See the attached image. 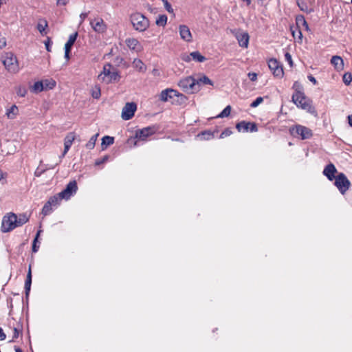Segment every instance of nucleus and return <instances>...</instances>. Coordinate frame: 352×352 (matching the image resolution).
<instances>
[{
    "label": "nucleus",
    "mask_w": 352,
    "mask_h": 352,
    "mask_svg": "<svg viewBox=\"0 0 352 352\" xmlns=\"http://www.w3.org/2000/svg\"><path fill=\"white\" fill-rule=\"evenodd\" d=\"M334 179L335 186L338 188L339 191L344 195L349 190L351 182L343 173H338Z\"/></svg>",
    "instance_id": "7"
},
{
    "label": "nucleus",
    "mask_w": 352,
    "mask_h": 352,
    "mask_svg": "<svg viewBox=\"0 0 352 352\" xmlns=\"http://www.w3.org/2000/svg\"><path fill=\"white\" fill-rule=\"evenodd\" d=\"M98 136V133H96L89 139V142L85 145L87 149L91 150L94 148Z\"/></svg>",
    "instance_id": "34"
},
{
    "label": "nucleus",
    "mask_w": 352,
    "mask_h": 352,
    "mask_svg": "<svg viewBox=\"0 0 352 352\" xmlns=\"http://www.w3.org/2000/svg\"><path fill=\"white\" fill-rule=\"evenodd\" d=\"M114 142V138L109 135H105L102 138V149L104 150L107 146L113 144Z\"/></svg>",
    "instance_id": "26"
},
{
    "label": "nucleus",
    "mask_w": 352,
    "mask_h": 352,
    "mask_svg": "<svg viewBox=\"0 0 352 352\" xmlns=\"http://www.w3.org/2000/svg\"><path fill=\"white\" fill-rule=\"evenodd\" d=\"M18 113V107L13 104L9 109L7 110L6 115L8 118L13 119Z\"/></svg>",
    "instance_id": "33"
},
{
    "label": "nucleus",
    "mask_w": 352,
    "mask_h": 352,
    "mask_svg": "<svg viewBox=\"0 0 352 352\" xmlns=\"http://www.w3.org/2000/svg\"><path fill=\"white\" fill-rule=\"evenodd\" d=\"M199 137L204 140H210L213 137V133L210 131H205L198 135Z\"/></svg>",
    "instance_id": "44"
},
{
    "label": "nucleus",
    "mask_w": 352,
    "mask_h": 352,
    "mask_svg": "<svg viewBox=\"0 0 352 352\" xmlns=\"http://www.w3.org/2000/svg\"><path fill=\"white\" fill-rule=\"evenodd\" d=\"M296 25L300 27V25H302L306 30H309V25L307 22L306 21L304 16L302 15H298L296 17Z\"/></svg>",
    "instance_id": "29"
},
{
    "label": "nucleus",
    "mask_w": 352,
    "mask_h": 352,
    "mask_svg": "<svg viewBox=\"0 0 352 352\" xmlns=\"http://www.w3.org/2000/svg\"><path fill=\"white\" fill-rule=\"evenodd\" d=\"M182 58L183 60H184L186 62H190L192 57L190 56V54L189 55H184Z\"/></svg>",
    "instance_id": "58"
},
{
    "label": "nucleus",
    "mask_w": 352,
    "mask_h": 352,
    "mask_svg": "<svg viewBox=\"0 0 352 352\" xmlns=\"http://www.w3.org/2000/svg\"><path fill=\"white\" fill-rule=\"evenodd\" d=\"M248 76L252 81H255L257 79V74L254 72L249 73Z\"/></svg>",
    "instance_id": "53"
},
{
    "label": "nucleus",
    "mask_w": 352,
    "mask_h": 352,
    "mask_svg": "<svg viewBox=\"0 0 352 352\" xmlns=\"http://www.w3.org/2000/svg\"><path fill=\"white\" fill-rule=\"evenodd\" d=\"M6 338V335L3 332L2 328L0 327V340H4Z\"/></svg>",
    "instance_id": "56"
},
{
    "label": "nucleus",
    "mask_w": 352,
    "mask_h": 352,
    "mask_svg": "<svg viewBox=\"0 0 352 352\" xmlns=\"http://www.w3.org/2000/svg\"><path fill=\"white\" fill-rule=\"evenodd\" d=\"M101 91L99 86H95L92 89L91 96L94 98L98 99L100 97Z\"/></svg>",
    "instance_id": "42"
},
{
    "label": "nucleus",
    "mask_w": 352,
    "mask_h": 352,
    "mask_svg": "<svg viewBox=\"0 0 352 352\" xmlns=\"http://www.w3.org/2000/svg\"><path fill=\"white\" fill-rule=\"evenodd\" d=\"M296 84H297V82H295L294 84V87H295Z\"/></svg>",
    "instance_id": "64"
},
{
    "label": "nucleus",
    "mask_w": 352,
    "mask_h": 352,
    "mask_svg": "<svg viewBox=\"0 0 352 352\" xmlns=\"http://www.w3.org/2000/svg\"><path fill=\"white\" fill-rule=\"evenodd\" d=\"M126 44L129 49L134 50L139 45V41L135 38H129L126 39Z\"/></svg>",
    "instance_id": "32"
},
{
    "label": "nucleus",
    "mask_w": 352,
    "mask_h": 352,
    "mask_svg": "<svg viewBox=\"0 0 352 352\" xmlns=\"http://www.w3.org/2000/svg\"><path fill=\"white\" fill-rule=\"evenodd\" d=\"M88 16V12H82L80 14V23H82L85 19Z\"/></svg>",
    "instance_id": "55"
},
{
    "label": "nucleus",
    "mask_w": 352,
    "mask_h": 352,
    "mask_svg": "<svg viewBox=\"0 0 352 352\" xmlns=\"http://www.w3.org/2000/svg\"><path fill=\"white\" fill-rule=\"evenodd\" d=\"M42 161H41V164L37 167V168L35 170L34 172V176L39 177L43 174L46 170H47V168H43V165L41 164Z\"/></svg>",
    "instance_id": "39"
},
{
    "label": "nucleus",
    "mask_w": 352,
    "mask_h": 352,
    "mask_svg": "<svg viewBox=\"0 0 352 352\" xmlns=\"http://www.w3.org/2000/svg\"><path fill=\"white\" fill-rule=\"evenodd\" d=\"M292 100L298 108H301L313 116H317V111L312 104V101L307 98L302 91L296 90L292 95Z\"/></svg>",
    "instance_id": "1"
},
{
    "label": "nucleus",
    "mask_w": 352,
    "mask_h": 352,
    "mask_svg": "<svg viewBox=\"0 0 352 352\" xmlns=\"http://www.w3.org/2000/svg\"><path fill=\"white\" fill-rule=\"evenodd\" d=\"M196 82L199 85V91L200 90L201 85H213V82L206 76L204 75L198 79H196Z\"/></svg>",
    "instance_id": "23"
},
{
    "label": "nucleus",
    "mask_w": 352,
    "mask_h": 352,
    "mask_svg": "<svg viewBox=\"0 0 352 352\" xmlns=\"http://www.w3.org/2000/svg\"><path fill=\"white\" fill-rule=\"evenodd\" d=\"M179 30L182 39L187 42L192 41V34L188 26L185 25H180L179 26Z\"/></svg>",
    "instance_id": "16"
},
{
    "label": "nucleus",
    "mask_w": 352,
    "mask_h": 352,
    "mask_svg": "<svg viewBox=\"0 0 352 352\" xmlns=\"http://www.w3.org/2000/svg\"><path fill=\"white\" fill-rule=\"evenodd\" d=\"M14 350H15V352H23L22 349H21L20 348H19L17 346L14 347Z\"/></svg>",
    "instance_id": "62"
},
{
    "label": "nucleus",
    "mask_w": 352,
    "mask_h": 352,
    "mask_svg": "<svg viewBox=\"0 0 352 352\" xmlns=\"http://www.w3.org/2000/svg\"><path fill=\"white\" fill-rule=\"evenodd\" d=\"M69 0H57L56 4L58 6H66Z\"/></svg>",
    "instance_id": "54"
},
{
    "label": "nucleus",
    "mask_w": 352,
    "mask_h": 352,
    "mask_svg": "<svg viewBox=\"0 0 352 352\" xmlns=\"http://www.w3.org/2000/svg\"><path fill=\"white\" fill-rule=\"evenodd\" d=\"M89 24L94 32L98 34H103L106 32L107 26L102 18L98 17L89 20Z\"/></svg>",
    "instance_id": "12"
},
{
    "label": "nucleus",
    "mask_w": 352,
    "mask_h": 352,
    "mask_svg": "<svg viewBox=\"0 0 352 352\" xmlns=\"http://www.w3.org/2000/svg\"><path fill=\"white\" fill-rule=\"evenodd\" d=\"M190 56L192 57V59L198 62L203 63L206 60V58L201 55L199 52L195 51L190 54Z\"/></svg>",
    "instance_id": "28"
},
{
    "label": "nucleus",
    "mask_w": 352,
    "mask_h": 352,
    "mask_svg": "<svg viewBox=\"0 0 352 352\" xmlns=\"http://www.w3.org/2000/svg\"><path fill=\"white\" fill-rule=\"evenodd\" d=\"M111 65L107 63L103 67L102 72L98 75L99 80L104 81L105 83H112L118 82L120 79V75L116 69L111 70Z\"/></svg>",
    "instance_id": "2"
},
{
    "label": "nucleus",
    "mask_w": 352,
    "mask_h": 352,
    "mask_svg": "<svg viewBox=\"0 0 352 352\" xmlns=\"http://www.w3.org/2000/svg\"><path fill=\"white\" fill-rule=\"evenodd\" d=\"M43 82L44 83V90L52 89L56 86V82L52 79H46Z\"/></svg>",
    "instance_id": "36"
},
{
    "label": "nucleus",
    "mask_w": 352,
    "mask_h": 352,
    "mask_svg": "<svg viewBox=\"0 0 352 352\" xmlns=\"http://www.w3.org/2000/svg\"><path fill=\"white\" fill-rule=\"evenodd\" d=\"M331 63L337 70H341L344 67L343 60L340 56H333L331 59Z\"/></svg>",
    "instance_id": "21"
},
{
    "label": "nucleus",
    "mask_w": 352,
    "mask_h": 352,
    "mask_svg": "<svg viewBox=\"0 0 352 352\" xmlns=\"http://www.w3.org/2000/svg\"><path fill=\"white\" fill-rule=\"evenodd\" d=\"M166 10L169 13H173V9L167 0H162Z\"/></svg>",
    "instance_id": "47"
},
{
    "label": "nucleus",
    "mask_w": 352,
    "mask_h": 352,
    "mask_svg": "<svg viewBox=\"0 0 352 352\" xmlns=\"http://www.w3.org/2000/svg\"><path fill=\"white\" fill-rule=\"evenodd\" d=\"M31 284H32V272H31V266L29 267V270L27 274L26 280L25 282V297L28 299L30 288H31Z\"/></svg>",
    "instance_id": "20"
},
{
    "label": "nucleus",
    "mask_w": 352,
    "mask_h": 352,
    "mask_svg": "<svg viewBox=\"0 0 352 352\" xmlns=\"http://www.w3.org/2000/svg\"><path fill=\"white\" fill-rule=\"evenodd\" d=\"M27 89L25 87L23 86H18L16 87V92L18 96L21 97H25L27 94Z\"/></svg>",
    "instance_id": "41"
},
{
    "label": "nucleus",
    "mask_w": 352,
    "mask_h": 352,
    "mask_svg": "<svg viewBox=\"0 0 352 352\" xmlns=\"http://www.w3.org/2000/svg\"><path fill=\"white\" fill-rule=\"evenodd\" d=\"M131 22L133 28L139 32H144L149 26L147 18L139 12L131 15Z\"/></svg>",
    "instance_id": "3"
},
{
    "label": "nucleus",
    "mask_w": 352,
    "mask_h": 352,
    "mask_svg": "<svg viewBox=\"0 0 352 352\" xmlns=\"http://www.w3.org/2000/svg\"><path fill=\"white\" fill-rule=\"evenodd\" d=\"M342 80L346 85H350L352 81V75L350 73H345L343 75Z\"/></svg>",
    "instance_id": "45"
},
{
    "label": "nucleus",
    "mask_w": 352,
    "mask_h": 352,
    "mask_svg": "<svg viewBox=\"0 0 352 352\" xmlns=\"http://www.w3.org/2000/svg\"><path fill=\"white\" fill-rule=\"evenodd\" d=\"M13 331H14V333H13V336H12V340H10V342H14V340H16V339H17L19 338L20 332H21V330L19 329L16 327H14L13 329Z\"/></svg>",
    "instance_id": "49"
},
{
    "label": "nucleus",
    "mask_w": 352,
    "mask_h": 352,
    "mask_svg": "<svg viewBox=\"0 0 352 352\" xmlns=\"http://www.w3.org/2000/svg\"><path fill=\"white\" fill-rule=\"evenodd\" d=\"M52 44V43L50 38H47V40L46 41H45V48L47 52H51Z\"/></svg>",
    "instance_id": "52"
},
{
    "label": "nucleus",
    "mask_w": 352,
    "mask_h": 352,
    "mask_svg": "<svg viewBox=\"0 0 352 352\" xmlns=\"http://www.w3.org/2000/svg\"><path fill=\"white\" fill-rule=\"evenodd\" d=\"M3 63L6 68L12 72H18V63L16 57L12 53H7Z\"/></svg>",
    "instance_id": "9"
},
{
    "label": "nucleus",
    "mask_w": 352,
    "mask_h": 352,
    "mask_svg": "<svg viewBox=\"0 0 352 352\" xmlns=\"http://www.w3.org/2000/svg\"><path fill=\"white\" fill-rule=\"evenodd\" d=\"M239 45L242 47H248L249 43V35L247 32H242L236 35Z\"/></svg>",
    "instance_id": "19"
},
{
    "label": "nucleus",
    "mask_w": 352,
    "mask_h": 352,
    "mask_svg": "<svg viewBox=\"0 0 352 352\" xmlns=\"http://www.w3.org/2000/svg\"><path fill=\"white\" fill-rule=\"evenodd\" d=\"M183 96L182 94H179L177 91L172 89H166L163 90L160 95V99L163 102H166L169 98H173L175 96Z\"/></svg>",
    "instance_id": "15"
},
{
    "label": "nucleus",
    "mask_w": 352,
    "mask_h": 352,
    "mask_svg": "<svg viewBox=\"0 0 352 352\" xmlns=\"http://www.w3.org/2000/svg\"><path fill=\"white\" fill-rule=\"evenodd\" d=\"M47 27V22L46 20L43 19L41 20V22H39L37 25V30L39 31V32L41 34H45L46 32H45V28Z\"/></svg>",
    "instance_id": "35"
},
{
    "label": "nucleus",
    "mask_w": 352,
    "mask_h": 352,
    "mask_svg": "<svg viewBox=\"0 0 352 352\" xmlns=\"http://www.w3.org/2000/svg\"><path fill=\"white\" fill-rule=\"evenodd\" d=\"M29 221V216H28L25 213L20 214L19 215H16V226L20 227L27 223Z\"/></svg>",
    "instance_id": "27"
},
{
    "label": "nucleus",
    "mask_w": 352,
    "mask_h": 352,
    "mask_svg": "<svg viewBox=\"0 0 352 352\" xmlns=\"http://www.w3.org/2000/svg\"><path fill=\"white\" fill-rule=\"evenodd\" d=\"M232 133V131L230 129L227 128L221 132V133L220 134V138H224L226 137L230 136Z\"/></svg>",
    "instance_id": "48"
},
{
    "label": "nucleus",
    "mask_w": 352,
    "mask_h": 352,
    "mask_svg": "<svg viewBox=\"0 0 352 352\" xmlns=\"http://www.w3.org/2000/svg\"><path fill=\"white\" fill-rule=\"evenodd\" d=\"M290 133L294 136H300L302 140L309 139L312 137V131L305 126L296 124L289 129Z\"/></svg>",
    "instance_id": "5"
},
{
    "label": "nucleus",
    "mask_w": 352,
    "mask_h": 352,
    "mask_svg": "<svg viewBox=\"0 0 352 352\" xmlns=\"http://www.w3.org/2000/svg\"><path fill=\"white\" fill-rule=\"evenodd\" d=\"M63 198L59 197L58 193L56 195L51 197L49 200L47 201L48 205L52 206H56L59 204L61 199Z\"/></svg>",
    "instance_id": "31"
},
{
    "label": "nucleus",
    "mask_w": 352,
    "mask_h": 352,
    "mask_svg": "<svg viewBox=\"0 0 352 352\" xmlns=\"http://www.w3.org/2000/svg\"><path fill=\"white\" fill-rule=\"evenodd\" d=\"M348 121H349V124L351 126H352V115H349L348 116Z\"/></svg>",
    "instance_id": "60"
},
{
    "label": "nucleus",
    "mask_w": 352,
    "mask_h": 352,
    "mask_svg": "<svg viewBox=\"0 0 352 352\" xmlns=\"http://www.w3.org/2000/svg\"><path fill=\"white\" fill-rule=\"evenodd\" d=\"M30 90L34 94L40 93L44 91V83L43 81H37L30 87Z\"/></svg>",
    "instance_id": "22"
},
{
    "label": "nucleus",
    "mask_w": 352,
    "mask_h": 352,
    "mask_svg": "<svg viewBox=\"0 0 352 352\" xmlns=\"http://www.w3.org/2000/svg\"><path fill=\"white\" fill-rule=\"evenodd\" d=\"M137 109V105L135 102H127L122 110L121 117L124 120L131 119Z\"/></svg>",
    "instance_id": "11"
},
{
    "label": "nucleus",
    "mask_w": 352,
    "mask_h": 352,
    "mask_svg": "<svg viewBox=\"0 0 352 352\" xmlns=\"http://www.w3.org/2000/svg\"><path fill=\"white\" fill-rule=\"evenodd\" d=\"M17 227L16 214L11 212L8 216H5L3 218L1 227L2 232H9Z\"/></svg>",
    "instance_id": "6"
},
{
    "label": "nucleus",
    "mask_w": 352,
    "mask_h": 352,
    "mask_svg": "<svg viewBox=\"0 0 352 352\" xmlns=\"http://www.w3.org/2000/svg\"><path fill=\"white\" fill-rule=\"evenodd\" d=\"M263 101V98L262 97H258L256 98V100L254 101H253L251 104H250V107L252 108H255L256 107H258L260 104H261Z\"/></svg>",
    "instance_id": "46"
},
{
    "label": "nucleus",
    "mask_w": 352,
    "mask_h": 352,
    "mask_svg": "<svg viewBox=\"0 0 352 352\" xmlns=\"http://www.w3.org/2000/svg\"><path fill=\"white\" fill-rule=\"evenodd\" d=\"M296 4L300 8V10L306 13H311L314 11L312 8H309L307 3L303 0H297Z\"/></svg>",
    "instance_id": "24"
},
{
    "label": "nucleus",
    "mask_w": 352,
    "mask_h": 352,
    "mask_svg": "<svg viewBox=\"0 0 352 352\" xmlns=\"http://www.w3.org/2000/svg\"><path fill=\"white\" fill-rule=\"evenodd\" d=\"M41 232V230H38L36 234V236L33 241V243H32V252L36 253L38 252V248H39V246L36 245L37 242H38V238L39 236V234Z\"/></svg>",
    "instance_id": "40"
},
{
    "label": "nucleus",
    "mask_w": 352,
    "mask_h": 352,
    "mask_svg": "<svg viewBox=\"0 0 352 352\" xmlns=\"http://www.w3.org/2000/svg\"><path fill=\"white\" fill-rule=\"evenodd\" d=\"M159 129V126L152 125L138 129L135 131V138L140 140H145L148 136L155 134Z\"/></svg>",
    "instance_id": "8"
},
{
    "label": "nucleus",
    "mask_w": 352,
    "mask_h": 352,
    "mask_svg": "<svg viewBox=\"0 0 352 352\" xmlns=\"http://www.w3.org/2000/svg\"><path fill=\"white\" fill-rule=\"evenodd\" d=\"M337 173V169L336 166L330 163L325 166L323 170V174L327 177V179L330 181H333L336 177L335 176V173Z\"/></svg>",
    "instance_id": "17"
},
{
    "label": "nucleus",
    "mask_w": 352,
    "mask_h": 352,
    "mask_svg": "<svg viewBox=\"0 0 352 352\" xmlns=\"http://www.w3.org/2000/svg\"><path fill=\"white\" fill-rule=\"evenodd\" d=\"M78 190L77 183L75 180L69 182L65 188L58 193L59 197L64 199H69Z\"/></svg>",
    "instance_id": "10"
},
{
    "label": "nucleus",
    "mask_w": 352,
    "mask_h": 352,
    "mask_svg": "<svg viewBox=\"0 0 352 352\" xmlns=\"http://www.w3.org/2000/svg\"><path fill=\"white\" fill-rule=\"evenodd\" d=\"M133 65L139 72H144L146 71V67L140 59L135 58L133 62Z\"/></svg>",
    "instance_id": "30"
},
{
    "label": "nucleus",
    "mask_w": 352,
    "mask_h": 352,
    "mask_svg": "<svg viewBox=\"0 0 352 352\" xmlns=\"http://www.w3.org/2000/svg\"><path fill=\"white\" fill-rule=\"evenodd\" d=\"M167 22V16L165 14L160 15L156 20V24L158 26H165Z\"/></svg>",
    "instance_id": "37"
},
{
    "label": "nucleus",
    "mask_w": 352,
    "mask_h": 352,
    "mask_svg": "<svg viewBox=\"0 0 352 352\" xmlns=\"http://www.w3.org/2000/svg\"><path fill=\"white\" fill-rule=\"evenodd\" d=\"M308 79L309 80V81H311V82H313L314 85H316L317 84V80L316 79L312 76V75H309L307 76Z\"/></svg>",
    "instance_id": "59"
},
{
    "label": "nucleus",
    "mask_w": 352,
    "mask_h": 352,
    "mask_svg": "<svg viewBox=\"0 0 352 352\" xmlns=\"http://www.w3.org/2000/svg\"><path fill=\"white\" fill-rule=\"evenodd\" d=\"M71 50H68V49H65V58L67 59V60H69V54L71 52Z\"/></svg>",
    "instance_id": "57"
},
{
    "label": "nucleus",
    "mask_w": 352,
    "mask_h": 352,
    "mask_svg": "<svg viewBox=\"0 0 352 352\" xmlns=\"http://www.w3.org/2000/svg\"><path fill=\"white\" fill-rule=\"evenodd\" d=\"M236 128L239 132H256L258 127L256 123L246 121H241L236 124Z\"/></svg>",
    "instance_id": "14"
},
{
    "label": "nucleus",
    "mask_w": 352,
    "mask_h": 352,
    "mask_svg": "<svg viewBox=\"0 0 352 352\" xmlns=\"http://www.w3.org/2000/svg\"><path fill=\"white\" fill-rule=\"evenodd\" d=\"M268 66L274 76L278 78H282L283 76L284 72L283 67L276 59L271 58L268 62Z\"/></svg>",
    "instance_id": "13"
},
{
    "label": "nucleus",
    "mask_w": 352,
    "mask_h": 352,
    "mask_svg": "<svg viewBox=\"0 0 352 352\" xmlns=\"http://www.w3.org/2000/svg\"><path fill=\"white\" fill-rule=\"evenodd\" d=\"M6 41H0V47H1V48H2V47H5V46H6Z\"/></svg>",
    "instance_id": "61"
},
{
    "label": "nucleus",
    "mask_w": 352,
    "mask_h": 352,
    "mask_svg": "<svg viewBox=\"0 0 352 352\" xmlns=\"http://www.w3.org/2000/svg\"><path fill=\"white\" fill-rule=\"evenodd\" d=\"M108 159H109V155H104L102 158L97 160L95 162V165L99 166V165L104 163L105 162H107L108 160Z\"/></svg>",
    "instance_id": "50"
},
{
    "label": "nucleus",
    "mask_w": 352,
    "mask_h": 352,
    "mask_svg": "<svg viewBox=\"0 0 352 352\" xmlns=\"http://www.w3.org/2000/svg\"><path fill=\"white\" fill-rule=\"evenodd\" d=\"M285 60L288 62L290 66L293 65V61L292 58V56L289 52H286L285 54Z\"/></svg>",
    "instance_id": "51"
},
{
    "label": "nucleus",
    "mask_w": 352,
    "mask_h": 352,
    "mask_svg": "<svg viewBox=\"0 0 352 352\" xmlns=\"http://www.w3.org/2000/svg\"><path fill=\"white\" fill-rule=\"evenodd\" d=\"M231 106L230 105H228L219 114V116H217V118H225V117H228L230 114V112H231Z\"/></svg>",
    "instance_id": "38"
},
{
    "label": "nucleus",
    "mask_w": 352,
    "mask_h": 352,
    "mask_svg": "<svg viewBox=\"0 0 352 352\" xmlns=\"http://www.w3.org/2000/svg\"><path fill=\"white\" fill-rule=\"evenodd\" d=\"M52 211V206L50 205H48V203L46 202L44 205V206L43 207V209H42V214L44 215V216H46V215H48L51 213V212Z\"/></svg>",
    "instance_id": "43"
},
{
    "label": "nucleus",
    "mask_w": 352,
    "mask_h": 352,
    "mask_svg": "<svg viewBox=\"0 0 352 352\" xmlns=\"http://www.w3.org/2000/svg\"><path fill=\"white\" fill-rule=\"evenodd\" d=\"M74 140L75 135L74 133H69L66 135L64 140V151L60 157H63L66 155Z\"/></svg>",
    "instance_id": "18"
},
{
    "label": "nucleus",
    "mask_w": 352,
    "mask_h": 352,
    "mask_svg": "<svg viewBox=\"0 0 352 352\" xmlns=\"http://www.w3.org/2000/svg\"><path fill=\"white\" fill-rule=\"evenodd\" d=\"M178 85L186 93L193 94L199 91V85L196 82V79L192 76H188L180 80Z\"/></svg>",
    "instance_id": "4"
},
{
    "label": "nucleus",
    "mask_w": 352,
    "mask_h": 352,
    "mask_svg": "<svg viewBox=\"0 0 352 352\" xmlns=\"http://www.w3.org/2000/svg\"><path fill=\"white\" fill-rule=\"evenodd\" d=\"M78 35V32H76L69 36L68 41H67V43L65 45V49L72 50V46L74 45L75 41H76Z\"/></svg>",
    "instance_id": "25"
},
{
    "label": "nucleus",
    "mask_w": 352,
    "mask_h": 352,
    "mask_svg": "<svg viewBox=\"0 0 352 352\" xmlns=\"http://www.w3.org/2000/svg\"><path fill=\"white\" fill-rule=\"evenodd\" d=\"M43 168H47V170H48V169H50V168H54V166L47 167V165H43Z\"/></svg>",
    "instance_id": "63"
}]
</instances>
